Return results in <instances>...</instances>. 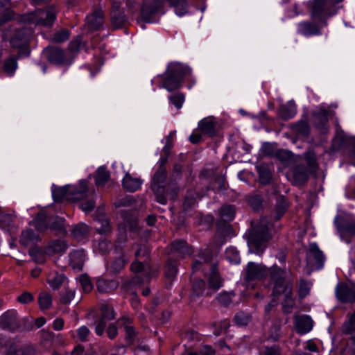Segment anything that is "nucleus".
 <instances>
[{
  "mask_svg": "<svg viewBox=\"0 0 355 355\" xmlns=\"http://www.w3.org/2000/svg\"><path fill=\"white\" fill-rule=\"evenodd\" d=\"M252 229L248 235L250 252L261 254L267 247L268 242L272 239L268 228V220L262 218L257 223H251Z\"/></svg>",
  "mask_w": 355,
  "mask_h": 355,
  "instance_id": "nucleus-1",
  "label": "nucleus"
},
{
  "mask_svg": "<svg viewBox=\"0 0 355 355\" xmlns=\"http://www.w3.org/2000/svg\"><path fill=\"white\" fill-rule=\"evenodd\" d=\"M200 335L196 331L188 329L182 334V340L185 347V353L183 355H214L219 352V349L227 348L229 347L224 341H220L214 345V347L209 345H202L199 347H195L193 343L199 341Z\"/></svg>",
  "mask_w": 355,
  "mask_h": 355,
  "instance_id": "nucleus-2",
  "label": "nucleus"
},
{
  "mask_svg": "<svg viewBox=\"0 0 355 355\" xmlns=\"http://www.w3.org/2000/svg\"><path fill=\"white\" fill-rule=\"evenodd\" d=\"M343 0H313L310 3L311 15L312 19L327 26V19L337 12L336 5Z\"/></svg>",
  "mask_w": 355,
  "mask_h": 355,
  "instance_id": "nucleus-3",
  "label": "nucleus"
},
{
  "mask_svg": "<svg viewBox=\"0 0 355 355\" xmlns=\"http://www.w3.org/2000/svg\"><path fill=\"white\" fill-rule=\"evenodd\" d=\"M33 30L23 27L16 30L9 42L12 48L16 49L18 57H28L31 54L30 42Z\"/></svg>",
  "mask_w": 355,
  "mask_h": 355,
  "instance_id": "nucleus-4",
  "label": "nucleus"
},
{
  "mask_svg": "<svg viewBox=\"0 0 355 355\" xmlns=\"http://www.w3.org/2000/svg\"><path fill=\"white\" fill-rule=\"evenodd\" d=\"M190 73V70L180 64H171L166 71V76L164 78L162 87L168 92H173L181 87V82L184 76Z\"/></svg>",
  "mask_w": 355,
  "mask_h": 355,
  "instance_id": "nucleus-5",
  "label": "nucleus"
},
{
  "mask_svg": "<svg viewBox=\"0 0 355 355\" xmlns=\"http://www.w3.org/2000/svg\"><path fill=\"white\" fill-rule=\"evenodd\" d=\"M268 276L273 284L272 295L279 296L284 293V290L292 288L291 284L286 282L287 272L286 268L274 265L268 268Z\"/></svg>",
  "mask_w": 355,
  "mask_h": 355,
  "instance_id": "nucleus-6",
  "label": "nucleus"
},
{
  "mask_svg": "<svg viewBox=\"0 0 355 355\" xmlns=\"http://www.w3.org/2000/svg\"><path fill=\"white\" fill-rule=\"evenodd\" d=\"M334 225L341 239L350 243L352 239L355 237V218L351 215H337Z\"/></svg>",
  "mask_w": 355,
  "mask_h": 355,
  "instance_id": "nucleus-7",
  "label": "nucleus"
},
{
  "mask_svg": "<svg viewBox=\"0 0 355 355\" xmlns=\"http://www.w3.org/2000/svg\"><path fill=\"white\" fill-rule=\"evenodd\" d=\"M42 53L49 63L58 66H69L74 59V55L56 46H48L43 49Z\"/></svg>",
  "mask_w": 355,
  "mask_h": 355,
  "instance_id": "nucleus-8",
  "label": "nucleus"
},
{
  "mask_svg": "<svg viewBox=\"0 0 355 355\" xmlns=\"http://www.w3.org/2000/svg\"><path fill=\"white\" fill-rule=\"evenodd\" d=\"M132 248H136L135 252L136 261L131 264V270L135 273L151 270L149 263L150 249L148 246L143 243H135Z\"/></svg>",
  "mask_w": 355,
  "mask_h": 355,
  "instance_id": "nucleus-9",
  "label": "nucleus"
},
{
  "mask_svg": "<svg viewBox=\"0 0 355 355\" xmlns=\"http://www.w3.org/2000/svg\"><path fill=\"white\" fill-rule=\"evenodd\" d=\"M55 14L56 11L53 8H49L46 10H39L34 13L24 15L21 17V21L49 27L52 26L55 19Z\"/></svg>",
  "mask_w": 355,
  "mask_h": 355,
  "instance_id": "nucleus-10",
  "label": "nucleus"
},
{
  "mask_svg": "<svg viewBox=\"0 0 355 355\" xmlns=\"http://www.w3.org/2000/svg\"><path fill=\"white\" fill-rule=\"evenodd\" d=\"M167 178L166 169H157L152 177L150 189L155 196L156 200L162 204L166 205L167 198L165 196L166 182Z\"/></svg>",
  "mask_w": 355,
  "mask_h": 355,
  "instance_id": "nucleus-11",
  "label": "nucleus"
},
{
  "mask_svg": "<svg viewBox=\"0 0 355 355\" xmlns=\"http://www.w3.org/2000/svg\"><path fill=\"white\" fill-rule=\"evenodd\" d=\"M0 348L6 349V355H31L35 353V347L31 343L21 344L19 341L8 340L0 336Z\"/></svg>",
  "mask_w": 355,
  "mask_h": 355,
  "instance_id": "nucleus-12",
  "label": "nucleus"
},
{
  "mask_svg": "<svg viewBox=\"0 0 355 355\" xmlns=\"http://www.w3.org/2000/svg\"><path fill=\"white\" fill-rule=\"evenodd\" d=\"M164 0H143L141 6V17L146 22H151L156 16L164 13Z\"/></svg>",
  "mask_w": 355,
  "mask_h": 355,
  "instance_id": "nucleus-13",
  "label": "nucleus"
},
{
  "mask_svg": "<svg viewBox=\"0 0 355 355\" xmlns=\"http://www.w3.org/2000/svg\"><path fill=\"white\" fill-rule=\"evenodd\" d=\"M197 257L198 259H195L192 263V269L193 271L202 270L205 274H207L208 273L209 266L212 263H217L216 261H214L212 250L209 248L200 250Z\"/></svg>",
  "mask_w": 355,
  "mask_h": 355,
  "instance_id": "nucleus-14",
  "label": "nucleus"
},
{
  "mask_svg": "<svg viewBox=\"0 0 355 355\" xmlns=\"http://www.w3.org/2000/svg\"><path fill=\"white\" fill-rule=\"evenodd\" d=\"M307 166L303 164L294 165L289 171L291 177V181L295 186H303L309 180L310 174L312 173Z\"/></svg>",
  "mask_w": 355,
  "mask_h": 355,
  "instance_id": "nucleus-15",
  "label": "nucleus"
},
{
  "mask_svg": "<svg viewBox=\"0 0 355 355\" xmlns=\"http://www.w3.org/2000/svg\"><path fill=\"white\" fill-rule=\"evenodd\" d=\"M307 265L311 270L320 269L324 264V257L316 243H311L306 255Z\"/></svg>",
  "mask_w": 355,
  "mask_h": 355,
  "instance_id": "nucleus-16",
  "label": "nucleus"
},
{
  "mask_svg": "<svg viewBox=\"0 0 355 355\" xmlns=\"http://www.w3.org/2000/svg\"><path fill=\"white\" fill-rule=\"evenodd\" d=\"M21 327L16 310L10 309L3 313L0 317V328L3 330L15 331Z\"/></svg>",
  "mask_w": 355,
  "mask_h": 355,
  "instance_id": "nucleus-17",
  "label": "nucleus"
},
{
  "mask_svg": "<svg viewBox=\"0 0 355 355\" xmlns=\"http://www.w3.org/2000/svg\"><path fill=\"white\" fill-rule=\"evenodd\" d=\"M267 272L268 268L265 266L250 262L245 269L244 279L248 282L261 280L267 277Z\"/></svg>",
  "mask_w": 355,
  "mask_h": 355,
  "instance_id": "nucleus-18",
  "label": "nucleus"
},
{
  "mask_svg": "<svg viewBox=\"0 0 355 355\" xmlns=\"http://www.w3.org/2000/svg\"><path fill=\"white\" fill-rule=\"evenodd\" d=\"M336 295L341 303H355V288L346 283H339L336 288Z\"/></svg>",
  "mask_w": 355,
  "mask_h": 355,
  "instance_id": "nucleus-19",
  "label": "nucleus"
},
{
  "mask_svg": "<svg viewBox=\"0 0 355 355\" xmlns=\"http://www.w3.org/2000/svg\"><path fill=\"white\" fill-rule=\"evenodd\" d=\"M209 276L208 279V291L207 296H211L213 292L216 291L222 286V279L220 276L218 263H212L208 269Z\"/></svg>",
  "mask_w": 355,
  "mask_h": 355,
  "instance_id": "nucleus-20",
  "label": "nucleus"
},
{
  "mask_svg": "<svg viewBox=\"0 0 355 355\" xmlns=\"http://www.w3.org/2000/svg\"><path fill=\"white\" fill-rule=\"evenodd\" d=\"M69 200L76 201L83 199L87 193V182L80 180L78 187L68 185Z\"/></svg>",
  "mask_w": 355,
  "mask_h": 355,
  "instance_id": "nucleus-21",
  "label": "nucleus"
},
{
  "mask_svg": "<svg viewBox=\"0 0 355 355\" xmlns=\"http://www.w3.org/2000/svg\"><path fill=\"white\" fill-rule=\"evenodd\" d=\"M87 24L90 31L99 30L104 23V13L101 8L96 9L94 12L87 17Z\"/></svg>",
  "mask_w": 355,
  "mask_h": 355,
  "instance_id": "nucleus-22",
  "label": "nucleus"
},
{
  "mask_svg": "<svg viewBox=\"0 0 355 355\" xmlns=\"http://www.w3.org/2000/svg\"><path fill=\"white\" fill-rule=\"evenodd\" d=\"M313 322L310 316L306 315L295 317V327L297 332L303 334L312 329Z\"/></svg>",
  "mask_w": 355,
  "mask_h": 355,
  "instance_id": "nucleus-23",
  "label": "nucleus"
},
{
  "mask_svg": "<svg viewBox=\"0 0 355 355\" xmlns=\"http://www.w3.org/2000/svg\"><path fill=\"white\" fill-rule=\"evenodd\" d=\"M171 252L180 257H185L192 254L193 249L184 240L177 239L171 243Z\"/></svg>",
  "mask_w": 355,
  "mask_h": 355,
  "instance_id": "nucleus-24",
  "label": "nucleus"
},
{
  "mask_svg": "<svg viewBox=\"0 0 355 355\" xmlns=\"http://www.w3.org/2000/svg\"><path fill=\"white\" fill-rule=\"evenodd\" d=\"M41 241L40 235L32 229L24 230L19 237V243L24 246H31Z\"/></svg>",
  "mask_w": 355,
  "mask_h": 355,
  "instance_id": "nucleus-25",
  "label": "nucleus"
},
{
  "mask_svg": "<svg viewBox=\"0 0 355 355\" xmlns=\"http://www.w3.org/2000/svg\"><path fill=\"white\" fill-rule=\"evenodd\" d=\"M83 250H76L69 254V266L75 270L81 271L85 263Z\"/></svg>",
  "mask_w": 355,
  "mask_h": 355,
  "instance_id": "nucleus-26",
  "label": "nucleus"
},
{
  "mask_svg": "<svg viewBox=\"0 0 355 355\" xmlns=\"http://www.w3.org/2000/svg\"><path fill=\"white\" fill-rule=\"evenodd\" d=\"M216 124L214 117H207L199 122V128L204 135L213 137L216 134Z\"/></svg>",
  "mask_w": 355,
  "mask_h": 355,
  "instance_id": "nucleus-27",
  "label": "nucleus"
},
{
  "mask_svg": "<svg viewBox=\"0 0 355 355\" xmlns=\"http://www.w3.org/2000/svg\"><path fill=\"white\" fill-rule=\"evenodd\" d=\"M272 165L266 163H261L257 166V171L259 175V182L261 184H269L272 178Z\"/></svg>",
  "mask_w": 355,
  "mask_h": 355,
  "instance_id": "nucleus-28",
  "label": "nucleus"
},
{
  "mask_svg": "<svg viewBox=\"0 0 355 355\" xmlns=\"http://www.w3.org/2000/svg\"><path fill=\"white\" fill-rule=\"evenodd\" d=\"M48 222V227L51 231H54L56 236H62L67 234L63 218L58 216H52L49 219Z\"/></svg>",
  "mask_w": 355,
  "mask_h": 355,
  "instance_id": "nucleus-29",
  "label": "nucleus"
},
{
  "mask_svg": "<svg viewBox=\"0 0 355 355\" xmlns=\"http://www.w3.org/2000/svg\"><path fill=\"white\" fill-rule=\"evenodd\" d=\"M298 31L306 36L320 35L321 26L310 21H304L299 24Z\"/></svg>",
  "mask_w": 355,
  "mask_h": 355,
  "instance_id": "nucleus-30",
  "label": "nucleus"
},
{
  "mask_svg": "<svg viewBox=\"0 0 355 355\" xmlns=\"http://www.w3.org/2000/svg\"><path fill=\"white\" fill-rule=\"evenodd\" d=\"M142 180L138 178H132L127 173L122 181L123 187L129 192H135L140 188Z\"/></svg>",
  "mask_w": 355,
  "mask_h": 355,
  "instance_id": "nucleus-31",
  "label": "nucleus"
},
{
  "mask_svg": "<svg viewBox=\"0 0 355 355\" xmlns=\"http://www.w3.org/2000/svg\"><path fill=\"white\" fill-rule=\"evenodd\" d=\"M121 216L128 226L130 232H137L138 231V219L135 212L122 210L121 211Z\"/></svg>",
  "mask_w": 355,
  "mask_h": 355,
  "instance_id": "nucleus-32",
  "label": "nucleus"
},
{
  "mask_svg": "<svg viewBox=\"0 0 355 355\" xmlns=\"http://www.w3.org/2000/svg\"><path fill=\"white\" fill-rule=\"evenodd\" d=\"M206 283L201 279H196L192 281L191 292L190 295L191 301L196 300L202 296L205 292Z\"/></svg>",
  "mask_w": 355,
  "mask_h": 355,
  "instance_id": "nucleus-33",
  "label": "nucleus"
},
{
  "mask_svg": "<svg viewBox=\"0 0 355 355\" xmlns=\"http://www.w3.org/2000/svg\"><path fill=\"white\" fill-rule=\"evenodd\" d=\"M235 207L232 205H223L220 209V216L225 227H229L227 223L234 219L235 216Z\"/></svg>",
  "mask_w": 355,
  "mask_h": 355,
  "instance_id": "nucleus-34",
  "label": "nucleus"
},
{
  "mask_svg": "<svg viewBox=\"0 0 355 355\" xmlns=\"http://www.w3.org/2000/svg\"><path fill=\"white\" fill-rule=\"evenodd\" d=\"M288 208V202L287 199L284 196H279L277 197V202L275 205L274 218L275 220H279L284 214Z\"/></svg>",
  "mask_w": 355,
  "mask_h": 355,
  "instance_id": "nucleus-35",
  "label": "nucleus"
},
{
  "mask_svg": "<svg viewBox=\"0 0 355 355\" xmlns=\"http://www.w3.org/2000/svg\"><path fill=\"white\" fill-rule=\"evenodd\" d=\"M51 217H49L44 211H40L33 220V225L37 231L42 232H45L48 229V220Z\"/></svg>",
  "mask_w": 355,
  "mask_h": 355,
  "instance_id": "nucleus-36",
  "label": "nucleus"
},
{
  "mask_svg": "<svg viewBox=\"0 0 355 355\" xmlns=\"http://www.w3.org/2000/svg\"><path fill=\"white\" fill-rule=\"evenodd\" d=\"M21 58L18 57V53L17 52V55H10L5 59L3 64L4 73L8 76L12 75L17 67V60Z\"/></svg>",
  "mask_w": 355,
  "mask_h": 355,
  "instance_id": "nucleus-37",
  "label": "nucleus"
},
{
  "mask_svg": "<svg viewBox=\"0 0 355 355\" xmlns=\"http://www.w3.org/2000/svg\"><path fill=\"white\" fill-rule=\"evenodd\" d=\"M329 111L324 108H320L313 113L314 125L317 128L324 129L328 122Z\"/></svg>",
  "mask_w": 355,
  "mask_h": 355,
  "instance_id": "nucleus-38",
  "label": "nucleus"
},
{
  "mask_svg": "<svg viewBox=\"0 0 355 355\" xmlns=\"http://www.w3.org/2000/svg\"><path fill=\"white\" fill-rule=\"evenodd\" d=\"M178 263L175 260L168 259L165 265L164 268V276L166 279L168 281L169 286L171 285L172 282L175 279L178 268H177Z\"/></svg>",
  "mask_w": 355,
  "mask_h": 355,
  "instance_id": "nucleus-39",
  "label": "nucleus"
},
{
  "mask_svg": "<svg viewBox=\"0 0 355 355\" xmlns=\"http://www.w3.org/2000/svg\"><path fill=\"white\" fill-rule=\"evenodd\" d=\"M284 300L282 302V311L284 313H291L295 305V301L292 298V288L284 291Z\"/></svg>",
  "mask_w": 355,
  "mask_h": 355,
  "instance_id": "nucleus-40",
  "label": "nucleus"
},
{
  "mask_svg": "<svg viewBox=\"0 0 355 355\" xmlns=\"http://www.w3.org/2000/svg\"><path fill=\"white\" fill-rule=\"evenodd\" d=\"M67 245L63 241L57 239L50 243L46 248L49 254L61 253L66 250Z\"/></svg>",
  "mask_w": 355,
  "mask_h": 355,
  "instance_id": "nucleus-41",
  "label": "nucleus"
},
{
  "mask_svg": "<svg viewBox=\"0 0 355 355\" xmlns=\"http://www.w3.org/2000/svg\"><path fill=\"white\" fill-rule=\"evenodd\" d=\"M304 159L308 165V169L311 172L315 173L318 167L316 154L313 149H309L304 154Z\"/></svg>",
  "mask_w": 355,
  "mask_h": 355,
  "instance_id": "nucleus-42",
  "label": "nucleus"
},
{
  "mask_svg": "<svg viewBox=\"0 0 355 355\" xmlns=\"http://www.w3.org/2000/svg\"><path fill=\"white\" fill-rule=\"evenodd\" d=\"M89 227L83 223L74 225L71 230L72 236L77 240H82L89 234Z\"/></svg>",
  "mask_w": 355,
  "mask_h": 355,
  "instance_id": "nucleus-43",
  "label": "nucleus"
},
{
  "mask_svg": "<svg viewBox=\"0 0 355 355\" xmlns=\"http://www.w3.org/2000/svg\"><path fill=\"white\" fill-rule=\"evenodd\" d=\"M98 292L102 293H108L114 291L117 288V284L114 281H107L99 279L96 284Z\"/></svg>",
  "mask_w": 355,
  "mask_h": 355,
  "instance_id": "nucleus-44",
  "label": "nucleus"
},
{
  "mask_svg": "<svg viewBox=\"0 0 355 355\" xmlns=\"http://www.w3.org/2000/svg\"><path fill=\"white\" fill-rule=\"evenodd\" d=\"M351 139H349L343 135H337L332 141V150L334 151L339 150L347 145L350 144Z\"/></svg>",
  "mask_w": 355,
  "mask_h": 355,
  "instance_id": "nucleus-45",
  "label": "nucleus"
},
{
  "mask_svg": "<svg viewBox=\"0 0 355 355\" xmlns=\"http://www.w3.org/2000/svg\"><path fill=\"white\" fill-rule=\"evenodd\" d=\"M293 131L302 136H308L310 132V128L308 122L306 121H300L291 125Z\"/></svg>",
  "mask_w": 355,
  "mask_h": 355,
  "instance_id": "nucleus-46",
  "label": "nucleus"
},
{
  "mask_svg": "<svg viewBox=\"0 0 355 355\" xmlns=\"http://www.w3.org/2000/svg\"><path fill=\"white\" fill-rule=\"evenodd\" d=\"M38 304L42 310L49 309L52 304L51 295L46 291L40 293L38 297Z\"/></svg>",
  "mask_w": 355,
  "mask_h": 355,
  "instance_id": "nucleus-47",
  "label": "nucleus"
},
{
  "mask_svg": "<svg viewBox=\"0 0 355 355\" xmlns=\"http://www.w3.org/2000/svg\"><path fill=\"white\" fill-rule=\"evenodd\" d=\"M119 234L116 239V247L122 248L123 245L128 241V236L126 233V225L120 224L118 226Z\"/></svg>",
  "mask_w": 355,
  "mask_h": 355,
  "instance_id": "nucleus-48",
  "label": "nucleus"
},
{
  "mask_svg": "<svg viewBox=\"0 0 355 355\" xmlns=\"http://www.w3.org/2000/svg\"><path fill=\"white\" fill-rule=\"evenodd\" d=\"M110 178L109 172L105 167L101 166L96 171L95 182L97 186H104Z\"/></svg>",
  "mask_w": 355,
  "mask_h": 355,
  "instance_id": "nucleus-49",
  "label": "nucleus"
},
{
  "mask_svg": "<svg viewBox=\"0 0 355 355\" xmlns=\"http://www.w3.org/2000/svg\"><path fill=\"white\" fill-rule=\"evenodd\" d=\"M68 185L53 189V198L55 202H61L64 198L69 200Z\"/></svg>",
  "mask_w": 355,
  "mask_h": 355,
  "instance_id": "nucleus-50",
  "label": "nucleus"
},
{
  "mask_svg": "<svg viewBox=\"0 0 355 355\" xmlns=\"http://www.w3.org/2000/svg\"><path fill=\"white\" fill-rule=\"evenodd\" d=\"M28 254L35 263H43L44 262V257L40 247L34 246L28 250Z\"/></svg>",
  "mask_w": 355,
  "mask_h": 355,
  "instance_id": "nucleus-51",
  "label": "nucleus"
},
{
  "mask_svg": "<svg viewBox=\"0 0 355 355\" xmlns=\"http://www.w3.org/2000/svg\"><path fill=\"white\" fill-rule=\"evenodd\" d=\"M213 179L214 182L210 185L212 187V189L217 191L225 190V177L223 175L216 173Z\"/></svg>",
  "mask_w": 355,
  "mask_h": 355,
  "instance_id": "nucleus-52",
  "label": "nucleus"
},
{
  "mask_svg": "<svg viewBox=\"0 0 355 355\" xmlns=\"http://www.w3.org/2000/svg\"><path fill=\"white\" fill-rule=\"evenodd\" d=\"M110 16L112 24L116 28L122 27L126 21V17L122 11L111 14Z\"/></svg>",
  "mask_w": 355,
  "mask_h": 355,
  "instance_id": "nucleus-53",
  "label": "nucleus"
},
{
  "mask_svg": "<svg viewBox=\"0 0 355 355\" xmlns=\"http://www.w3.org/2000/svg\"><path fill=\"white\" fill-rule=\"evenodd\" d=\"M196 203V193L193 191H187L183 202V210L188 211L192 208Z\"/></svg>",
  "mask_w": 355,
  "mask_h": 355,
  "instance_id": "nucleus-54",
  "label": "nucleus"
},
{
  "mask_svg": "<svg viewBox=\"0 0 355 355\" xmlns=\"http://www.w3.org/2000/svg\"><path fill=\"white\" fill-rule=\"evenodd\" d=\"M170 6L175 8V12L179 16H182L187 12L188 4L186 0L175 1L174 4H171Z\"/></svg>",
  "mask_w": 355,
  "mask_h": 355,
  "instance_id": "nucleus-55",
  "label": "nucleus"
},
{
  "mask_svg": "<svg viewBox=\"0 0 355 355\" xmlns=\"http://www.w3.org/2000/svg\"><path fill=\"white\" fill-rule=\"evenodd\" d=\"M295 114V109L293 107H289L286 105H282L279 110V116L284 121H286L293 116Z\"/></svg>",
  "mask_w": 355,
  "mask_h": 355,
  "instance_id": "nucleus-56",
  "label": "nucleus"
},
{
  "mask_svg": "<svg viewBox=\"0 0 355 355\" xmlns=\"http://www.w3.org/2000/svg\"><path fill=\"white\" fill-rule=\"evenodd\" d=\"M75 291L69 288H64V291L60 293V303L67 304L73 299Z\"/></svg>",
  "mask_w": 355,
  "mask_h": 355,
  "instance_id": "nucleus-57",
  "label": "nucleus"
},
{
  "mask_svg": "<svg viewBox=\"0 0 355 355\" xmlns=\"http://www.w3.org/2000/svg\"><path fill=\"white\" fill-rule=\"evenodd\" d=\"M234 320L236 324L245 326L249 323L251 318L249 314L243 311H239L235 315Z\"/></svg>",
  "mask_w": 355,
  "mask_h": 355,
  "instance_id": "nucleus-58",
  "label": "nucleus"
},
{
  "mask_svg": "<svg viewBox=\"0 0 355 355\" xmlns=\"http://www.w3.org/2000/svg\"><path fill=\"white\" fill-rule=\"evenodd\" d=\"M170 102L177 108L180 109L184 101V95L182 93H175L168 97Z\"/></svg>",
  "mask_w": 355,
  "mask_h": 355,
  "instance_id": "nucleus-59",
  "label": "nucleus"
},
{
  "mask_svg": "<svg viewBox=\"0 0 355 355\" xmlns=\"http://www.w3.org/2000/svg\"><path fill=\"white\" fill-rule=\"evenodd\" d=\"M69 38V33L66 29H62L53 34L52 41L55 43H61Z\"/></svg>",
  "mask_w": 355,
  "mask_h": 355,
  "instance_id": "nucleus-60",
  "label": "nucleus"
},
{
  "mask_svg": "<svg viewBox=\"0 0 355 355\" xmlns=\"http://www.w3.org/2000/svg\"><path fill=\"white\" fill-rule=\"evenodd\" d=\"M79 281L84 292L89 293L92 290L93 285L90 278L87 274L81 275Z\"/></svg>",
  "mask_w": 355,
  "mask_h": 355,
  "instance_id": "nucleus-61",
  "label": "nucleus"
},
{
  "mask_svg": "<svg viewBox=\"0 0 355 355\" xmlns=\"http://www.w3.org/2000/svg\"><path fill=\"white\" fill-rule=\"evenodd\" d=\"M81 46V37L78 36L76 39L71 41L69 46L68 50L66 51V52H69L71 55H76V54L79 51L80 48Z\"/></svg>",
  "mask_w": 355,
  "mask_h": 355,
  "instance_id": "nucleus-62",
  "label": "nucleus"
},
{
  "mask_svg": "<svg viewBox=\"0 0 355 355\" xmlns=\"http://www.w3.org/2000/svg\"><path fill=\"white\" fill-rule=\"evenodd\" d=\"M64 276L63 275L55 274L52 277H49L48 282L53 289L58 288L64 282Z\"/></svg>",
  "mask_w": 355,
  "mask_h": 355,
  "instance_id": "nucleus-63",
  "label": "nucleus"
},
{
  "mask_svg": "<svg viewBox=\"0 0 355 355\" xmlns=\"http://www.w3.org/2000/svg\"><path fill=\"white\" fill-rule=\"evenodd\" d=\"M248 203L254 210H259L263 203V198L260 195H253L248 198Z\"/></svg>",
  "mask_w": 355,
  "mask_h": 355,
  "instance_id": "nucleus-64",
  "label": "nucleus"
}]
</instances>
